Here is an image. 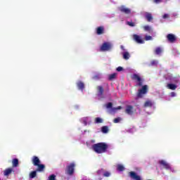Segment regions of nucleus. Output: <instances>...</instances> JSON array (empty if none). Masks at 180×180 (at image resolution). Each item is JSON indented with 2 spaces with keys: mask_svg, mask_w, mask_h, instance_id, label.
<instances>
[{
  "mask_svg": "<svg viewBox=\"0 0 180 180\" xmlns=\"http://www.w3.org/2000/svg\"><path fill=\"white\" fill-rule=\"evenodd\" d=\"M108 148H109V145L105 142L95 143L92 146V149L95 153H97V154H103V153H106Z\"/></svg>",
  "mask_w": 180,
  "mask_h": 180,
  "instance_id": "obj_1",
  "label": "nucleus"
},
{
  "mask_svg": "<svg viewBox=\"0 0 180 180\" xmlns=\"http://www.w3.org/2000/svg\"><path fill=\"white\" fill-rule=\"evenodd\" d=\"M112 47H113L112 42L105 41V42L103 43V44L100 47V51H110V50H112Z\"/></svg>",
  "mask_w": 180,
  "mask_h": 180,
  "instance_id": "obj_2",
  "label": "nucleus"
},
{
  "mask_svg": "<svg viewBox=\"0 0 180 180\" xmlns=\"http://www.w3.org/2000/svg\"><path fill=\"white\" fill-rule=\"evenodd\" d=\"M148 92V86L144 85L141 89L138 90L137 98H143Z\"/></svg>",
  "mask_w": 180,
  "mask_h": 180,
  "instance_id": "obj_3",
  "label": "nucleus"
},
{
  "mask_svg": "<svg viewBox=\"0 0 180 180\" xmlns=\"http://www.w3.org/2000/svg\"><path fill=\"white\" fill-rule=\"evenodd\" d=\"M131 79L134 81H137V82H138L137 86H143V81L141 80V77H140L139 75L134 74L131 77Z\"/></svg>",
  "mask_w": 180,
  "mask_h": 180,
  "instance_id": "obj_4",
  "label": "nucleus"
},
{
  "mask_svg": "<svg viewBox=\"0 0 180 180\" xmlns=\"http://www.w3.org/2000/svg\"><path fill=\"white\" fill-rule=\"evenodd\" d=\"M118 11H120L122 13H125V15H130L131 13V10L124 6H120Z\"/></svg>",
  "mask_w": 180,
  "mask_h": 180,
  "instance_id": "obj_5",
  "label": "nucleus"
},
{
  "mask_svg": "<svg viewBox=\"0 0 180 180\" xmlns=\"http://www.w3.org/2000/svg\"><path fill=\"white\" fill-rule=\"evenodd\" d=\"M125 113H127V115H129V116L134 115V108L133 107V105H127L125 108Z\"/></svg>",
  "mask_w": 180,
  "mask_h": 180,
  "instance_id": "obj_6",
  "label": "nucleus"
},
{
  "mask_svg": "<svg viewBox=\"0 0 180 180\" xmlns=\"http://www.w3.org/2000/svg\"><path fill=\"white\" fill-rule=\"evenodd\" d=\"M75 167V164L74 163H71L70 165H68L66 169V174H68V175H72V174H74Z\"/></svg>",
  "mask_w": 180,
  "mask_h": 180,
  "instance_id": "obj_7",
  "label": "nucleus"
},
{
  "mask_svg": "<svg viewBox=\"0 0 180 180\" xmlns=\"http://www.w3.org/2000/svg\"><path fill=\"white\" fill-rule=\"evenodd\" d=\"M167 39L169 43H175V41H176V37L174 35V34H167Z\"/></svg>",
  "mask_w": 180,
  "mask_h": 180,
  "instance_id": "obj_8",
  "label": "nucleus"
},
{
  "mask_svg": "<svg viewBox=\"0 0 180 180\" xmlns=\"http://www.w3.org/2000/svg\"><path fill=\"white\" fill-rule=\"evenodd\" d=\"M134 40L137 42L139 44H144V40L141 39V37L137 35V34H134L133 35Z\"/></svg>",
  "mask_w": 180,
  "mask_h": 180,
  "instance_id": "obj_9",
  "label": "nucleus"
},
{
  "mask_svg": "<svg viewBox=\"0 0 180 180\" xmlns=\"http://www.w3.org/2000/svg\"><path fill=\"white\" fill-rule=\"evenodd\" d=\"M159 164L160 165L163 166L165 169H171V166L165 160H160Z\"/></svg>",
  "mask_w": 180,
  "mask_h": 180,
  "instance_id": "obj_10",
  "label": "nucleus"
},
{
  "mask_svg": "<svg viewBox=\"0 0 180 180\" xmlns=\"http://www.w3.org/2000/svg\"><path fill=\"white\" fill-rule=\"evenodd\" d=\"M96 89L98 92V96H99L100 98H103V92H104L103 86H97Z\"/></svg>",
  "mask_w": 180,
  "mask_h": 180,
  "instance_id": "obj_11",
  "label": "nucleus"
},
{
  "mask_svg": "<svg viewBox=\"0 0 180 180\" xmlns=\"http://www.w3.org/2000/svg\"><path fill=\"white\" fill-rule=\"evenodd\" d=\"M129 176H130V178H131V179L141 180V177H140V176L137 175V174L134 172H130Z\"/></svg>",
  "mask_w": 180,
  "mask_h": 180,
  "instance_id": "obj_12",
  "label": "nucleus"
},
{
  "mask_svg": "<svg viewBox=\"0 0 180 180\" xmlns=\"http://www.w3.org/2000/svg\"><path fill=\"white\" fill-rule=\"evenodd\" d=\"M82 123L84 124V126H86V124H89V122H91V117H84L82 118Z\"/></svg>",
  "mask_w": 180,
  "mask_h": 180,
  "instance_id": "obj_13",
  "label": "nucleus"
},
{
  "mask_svg": "<svg viewBox=\"0 0 180 180\" xmlns=\"http://www.w3.org/2000/svg\"><path fill=\"white\" fill-rule=\"evenodd\" d=\"M105 33V28L103 27H98L96 30V34L98 35L103 34Z\"/></svg>",
  "mask_w": 180,
  "mask_h": 180,
  "instance_id": "obj_14",
  "label": "nucleus"
},
{
  "mask_svg": "<svg viewBox=\"0 0 180 180\" xmlns=\"http://www.w3.org/2000/svg\"><path fill=\"white\" fill-rule=\"evenodd\" d=\"M32 162L36 167L37 165H39L40 164V160L39 159V158L34 156L32 158Z\"/></svg>",
  "mask_w": 180,
  "mask_h": 180,
  "instance_id": "obj_15",
  "label": "nucleus"
},
{
  "mask_svg": "<svg viewBox=\"0 0 180 180\" xmlns=\"http://www.w3.org/2000/svg\"><path fill=\"white\" fill-rule=\"evenodd\" d=\"M145 18L148 22H151L153 20V15L150 13H146Z\"/></svg>",
  "mask_w": 180,
  "mask_h": 180,
  "instance_id": "obj_16",
  "label": "nucleus"
},
{
  "mask_svg": "<svg viewBox=\"0 0 180 180\" xmlns=\"http://www.w3.org/2000/svg\"><path fill=\"white\" fill-rule=\"evenodd\" d=\"M167 88L169 89H171L172 91H175V89H176V88H178V86H176V84H168Z\"/></svg>",
  "mask_w": 180,
  "mask_h": 180,
  "instance_id": "obj_17",
  "label": "nucleus"
},
{
  "mask_svg": "<svg viewBox=\"0 0 180 180\" xmlns=\"http://www.w3.org/2000/svg\"><path fill=\"white\" fill-rule=\"evenodd\" d=\"M124 60H129L130 58V53L127 51L122 53Z\"/></svg>",
  "mask_w": 180,
  "mask_h": 180,
  "instance_id": "obj_18",
  "label": "nucleus"
},
{
  "mask_svg": "<svg viewBox=\"0 0 180 180\" xmlns=\"http://www.w3.org/2000/svg\"><path fill=\"white\" fill-rule=\"evenodd\" d=\"M151 107H153V102H151V101H147L144 103V108H151Z\"/></svg>",
  "mask_w": 180,
  "mask_h": 180,
  "instance_id": "obj_19",
  "label": "nucleus"
},
{
  "mask_svg": "<svg viewBox=\"0 0 180 180\" xmlns=\"http://www.w3.org/2000/svg\"><path fill=\"white\" fill-rule=\"evenodd\" d=\"M36 167H38L37 171H39V172H41L45 168L44 165H41L40 163Z\"/></svg>",
  "mask_w": 180,
  "mask_h": 180,
  "instance_id": "obj_20",
  "label": "nucleus"
},
{
  "mask_svg": "<svg viewBox=\"0 0 180 180\" xmlns=\"http://www.w3.org/2000/svg\"><path fill=\"white\" fill-rule=\"evenodd\" d=\"M77 87L79 88V89H81L82 91L84 88V85L82 82H78L77 83Z\"/></svg>",
  "mask_w": 180,
  "mask_h": 180,
  "instance_id": "obj_21",
  "label": "nucleus"
},
{
  "mask_svg": "<svg viewBox=\"0 0 180 180\" xmlns=\"http://www.w3.org/2000/svg\"><path fill=\"white\" fill-rule=\"evenodd\" d=\"M155 54H157L158 56L161 54V53H162V49H161V47H157L155 49Z\"/></svg>",
  "mask_w": 180,
  "mask_h": 180,
  "instance_id": "obj_22",
  "label": "nucleus"
},
{
  "mask_svg": "<svg viewBox=\"0 0 180 180\" xmlns=\"http://www.w3.org/2000/svg\"><path fill=\"white\" fill-rule=\"evenodd\" d=\"M117 171H120V172L124 171V166L122 165H117Z\"/></svg>",
  "mask_w": 180,
  "mask_h": 180,
  "instance_id": "obj_23",
  "label": "nucleus"
},
{
  "mask_svg": "<svg viewBox=\"0 0 180 180\" xmlns=\"http://www.w3.org/2000/svg\"><path fill=\"white\" fill-rule=\"evenodd\" d=\"M101 131H102L103 133L106 134V133H108V131H109V128L108 127V126L102 127V128H101Z\"/></svg>",
  "mask_w": 180,
  "mask_h": 180,
  "instance_id": "obj_24",
  "label": "nucleus"
},
{
  "mask_svg": "<svg viewBox=\"0 0 180 180\" xmlns=\"http://www.w3.org/2000/svg\"><path fill=\"white\" fill-rule=\"evenodd\" d=\"M143 29L145 32H150L151 30V27L149 25H145L143 27Z\"/></svg>",
  "mask_w": 180,
  "mask_h": 180,
  "instance_id": "obj_25",
  "label": "nucleus"
},
{
  "mask_svg": "<svg viewBox=\"0 0 180 180\" xmlns=\"http://www.w3.org/2000/svg\"><path fill=\"white\" fill-rule=\"evenodd\" d=\"M116 75H117L116 73H113V74L110 75L109 77H108V79L110 81H112V80L115 79L116 78Z\"/></svg>",
  "mask_w": 180,
  "mask_h": 180,
  "instance_id": "obj_26",
  "label": "nucleus"
},
{
  "mask_svg": "<svg viewBox=\"0 0 180 180\" xmlns=\"http://www.w3.org/2000/svg\"><path fill=\"white\" fill-rule=\"evenodd\" d=\"M12 172V169H7L4 171V175L8 176Z\"/></svg>",
  "mask_w": 180,
  "mask_h": 180,
  "instance_id": "obj_27",
  "label": "nucleus"
},
{
  "mask_svg": "<svg viewBox=\"0 0 180 180\" xmlns=\"http://www.w3.org/2000/svg\"><path fill=\"white\" fill-rule=\"evenodd\" d=\"M18 164H19V160H18V159H14L13 160V167H18Z\"/></svg>",
  "mask_w": 180,
  "mask_h": 180,
  "instance_id": "obj_28",
  "label": "nucleus"
},
{
  "mask_svg": "<svg viewBox=\"0 0 180 180\" xmlns=\"http://www.w3.org/2000/svg\"><path fill=\"white\" fill-rule=\"evenodd\" d=\"M127 25H128V26H130L131 27H134V26H136V24L134 22L130 21L127 22Z\"/></svg>",
  "mask_w": 180,
  "mask_h": 180,
  "instance_id": "obj_29",
  "label": "nucleus"
},
{
  "mask_svg": "<svg viewBox=\"0 0 180 180\" xmlns=\"http://www.w3.org/2000/svg\"><path fill=\"white\" fill-rule=\"evenodd\" d=\"M103 120L101 117H96V123H103Z\"/></svg>",
  "mask_w": 180,
  "mask_h": 180,
  "instance_id": "obj_30",
  "label": "nucleus"
},
{
  "mask_svg": "<svg viewBox=\"0 0 180 180\" xmlns=\"http://www.w3.org/2000/svg\"><path fill=\"white\" fill-rule=\"evenodd\" d=\"M113 106V104L112 103H108L107 105H106V108L107 109H112Z\"/></svg>",
  "mask_w": 180,
  "mask_h": 180,
  "instance_id": "obj_31",
  "label": "nucleus"
},
{
  "mask_svg": "<svg viewBox=\"0 0 180 180\" xmlns=\"http://www.w3.org/2000/svg\"><path fill=\"white\" fill-rule=\"evenodd\" d=\"M35 176H36V172L35 171H34V172H32L30 174V178H34Z\"/></svg>",
  "mask_w": 180,
  "mask_h": 180,
  "instance_id": "obj_32",
  "label": "nucleus"
},
{
  "mask_svg": "<svg viewBox=\"0 0 180 180\" xmlns=\"http://www.w3.org/2000/svg\"><path fill=\"white\" fill-rule=\"evenodd\" d=\"M145 40H146V41H148V40H153V37L146 35L145 36Z\"/></svg>",
  "mask_w": 180,
  "mask_h": 180,
  "instance_id": "obj_33",
  "label": "nucleus"
},
{
  "mask_svg": "<svg viewBox=\"0 0 180 180\" xmlns=\"http://www.w3.org/2000/svg\"><path fill=\"white\" fill-rule=\"evenodd\" d=\"M49 180H56V175L51 174L49 176Z\"/></svg>",
  "mask_w": 180,
  "mask_h": 180,
  "instance_id": "obj_34",
  "label": "nucleus"
},
{
  "mask_svg": "<svg viewBox=\"0 0 180 180\" xmlns=\"http://www.w3.org/2000/svg\"><path fill=\"white\" fill-rule=\"evenodd\" d=\"M103 175V176H106V177L110 176V172H105Z\"/></svg>",
  "mask_w": 180,
  "mask_h": 180,
  "instance_id": "obj_35",
  "label": "nucleus"
},
{
  "mask_svg": "<svg viewBox=\"0 0 180 180\" xmlns=\"http://www.w3.org/2000/svg\"><path fill=\"white\" fill-rule=\"evenodd\" d=\"M93 79H101V75H96L93 77Z\"/></svg>",
  "mask_w": 180,
  "mask_h": 180,
  "instance_id": "obj_36",
  "label": "nucleus"
},
{
  "mask_svg": "<svg viewBox=\"0 0 180 180\" xmlns=\"http://www.w3.org/2000/svg\"><path fill=\"white\" fill-rule=\"evenodd\" d=\"M119 122H120V117L115 118L113 120L114 123H119Z\"/></svg>",
  "mask_w": 180,
  "mask_h": 180,
  "instance_id": "obj_37",
  "label": "nucleus"
},
{
  "mask_svg": "<svg viewBox=\"0 0 180 180\" xmlns=\"http://www.w3.org/2000/svg\"><path fill=\"white\" fill-rule=\"evenodd\" d=\"M150 65H151V66L157 65V62H156V60H152V61L150 62Z\"/></svg>",
  "mask_w": 180,
  "mask_h": 180,
  "instance_id": "obj_38",
  "label": "nucleus"
},
{
  "mask_svg": "<svg viewBox=\"0 0 180 180\" xmlns=\"http://www.w3.org/2000/svg\"><path fill=\"white\" fill-rule=\"evenodd\" d=\"M117 71L118 72H120V71H123V68L121 66H119L118 68H117Z\"/></svg>",
  "mask_w": 180,
  "mask_h": 180,
  "instance_id": "obj_39",
  "label": "nucleus"
},
{
  "mask_svg": "<svg viewBox=\"0 0 180 180\" xmlns=\"http://www.w3.org/2000/svg\"><path fill=\"white\" fill-rule=\"evenodd\" d=\"M153 2L155 4H161V2H162V0H153Z\"/></svg>",
  "mask_w": 180,
  "mask_h": 180,
  "instance_id": "obj_40",
  "label": "nucleus"
},
{
  "mask_svg": "<svg viewBox=\"0 0 180 180\" xmlns=\"http://www.w3.org/2000/svg\"><path fill=\"white\" fill-rule=\"evenodd\" d=\"M163 19H168V18H169V15L168 14H165L163 16H162Z\"/></svg>",
  "mask_w": 180,
  "mask_h": 180,
  "instance_id": "obj_41",
  "label": "nucleus"
},
{
  "mask_svg": "<svg viewBox=\"0 0 180 180\" xmlns=\"http://www.w3.org/2000/svg\"><path fill=\"white\" fill-rule=\"evenodd\" d=\"M170 95L172 98H174V96H176V94H175V92H172Z\"/></svg>",
  "mask_w": 180,
  "mask_h": 180,
  "instance_id": "obj_42",
  "label": "nucleus"
},
{
  "mask_svg": "<svg viewBox=\"0 0 180 180\" xmlns=\"http://www.w3.org/2000/svg\"><path fill=\"white\" fill-rule=\"evenodd\" d=\"M116 109L117 110H120V109H122V106H118Z\"/></svg>",
  "mask_w": 180,
  "mask_h": 180,
  "instance_id": "obj_43",
  "label": "nucleus"
},
{
  "mask_svg": "<svg viewBox=\"0 0 180 180\" xmlns=\"http://www.w3.org/2000/svg\"><path fill=\"white\" fill-rule=\"evenodd\" d=\"M173 82H178V80L174 79V80H173Z\"/></svg>",
  "mask_w": 180,
  "mask_h": 180,
  "instance_id": "obj_44",
  "label": "nucleus"
},
{
  "mask_svg": "<svg viewBox=\"0 0 180 180\" xmlns=\"http://www.w3.org/2000/svg\"><path fill=\"white\" fill-rule=\"evenodd\" d=\"M87 147H89V143H86Z\"/></svg>",
  "mask_w": 180,
  "mask_h": 180,
  "instance_id": "obj_45",
  "label": "nucleus"
}]
</instances>
